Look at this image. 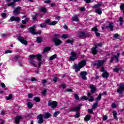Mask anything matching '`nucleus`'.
Segmentation results:
<instances>
[{"mask_svg":"<svg viewBox=\"0 0 124 124\" xmlns=\"http://www.w3.org/2000/svg\"><path fill=\"white\" fill-rule=\"evenodd\" d=\"M87 64L86 60H82L81 62H79L78 64H75L73 66V69H75L76 72H78L80 71V69L85 66Z\"/></svg>","mask_w":124,"mask_h":124,"instance_id":"f257e3e1","label":"nucleus"},{"mask_svg":"<svg viewBox=\"0 0 124 124\" xmlns=\"http://www.w3.org/2000/svg\"><path fill=\"white\" fill-rule=\"evenodd\" d=\"M47 105L49 107H51V109H54L58 106V102L50 100L48 101Z\"/></svg>","mask_w":124,"mask_h":124,"instance_id":"f03ea898","label":"nucleus"},{"mask_svg":"<svg viewBox=\"0 0 124 124\" xmlns=\"http://www.w3.org/2000/svg\"><path fill=\"white\" fill-rule=\"evenodd\" d=\"M104 62H105V60H98L95 62L93 64L95 66H97V67H100L102 65L104 64Z\"/></svg>","mask_w":124,"mask_h":124,"instance_id":"7ed1b4c3","label":"nucleus"},{"mask_svg":"<svg viewBox=\"0 0 124 124\" xmlns=\"http://www.w3.org/2000/svg\"><path fill=\"white\" fill-rule=\"evenodd\" d=\"M90 35L89 33H86L84 31H78V37H89Z\"/></svg>","mask_w":124,"mask_h":124,"instance_id":"20e7f679","label":"nucleus"},{"mask_svg":"<svg viewBox=\"0 0 124 124\" xmlns=\"http://www.w3.org/2000/svg\"><path fill=\"white\" fill-rule=\"evenodd\" d=\"M35 25H34L33 27H31L29 28V31L31 34H40L41 33V31L39 32H35V30L34 29V27Z\"/></svg>","mask_w":124,"mask_h":124,"instance_id":"39448f33","label":"nucleus"},{"mask_svg":"<svg viewBox=\"0 0 124 124\" xmlns=\"http://www.w3.org/2000/svg\"><path fill=\"white\" fill-rule=\"evenodd\" d=\"M71 57L69 59V61L73 62L77 60V54L75 53V52H71L70 53Z\"/></svg>","mask_w":124,"mask_h":124,"instance_id":"423d86ee","label":"nucleus"},{"mask_svg":"<svg viewBox=\"0 0 124 124\" xmlns=\"http://www.w3.org/2000/svg\"><path fill=\"white\" fill-rule=\"evenodd\" d=\"M117 92L120 94H122V93H124V83H120V88L117 90Z\"/></svg>","mask_w":124,"mask_h":124,"instance_id":"0eeeda50","label":"nucleus"},{"mask_svg":"<svg viewBox=\"0 0 124 124\" xmlns=\"http://www.w3.org/2000/svg\"><path fill=\"white\" fill-rule=\"evenodd\" d=\"M81 106H82V105L79 104L78 107H73L72 108H71L70 111L71 112H78L81 109Z\"/></svg>","mask_w":124,"mask_h":124,"instance_id":"6e6552de","label":"nucleus"},{"mask_svg":"<svg viewBox=\"0 0 124 124\" xmlns=\"http://www.w3.org/2000/svg\"><path fill=\"white\" fill-rule=\"evenodd\" d=\"M121 54L118 53L117 55H114L113 57H111L110 59V62L112 63L114 61V58L116 59L115 62H119V58Z\"/></svg>","mask_w":124,"mask_h":124,"instance_id":"1a4fd4ad","label":"nucleus"},{"mask_svg":"<svg viewBox=\"0 0 124 124\" xmlns=\"http://www.w3.org/2000/svg\"><path fill=\"white\" fill-rule=\"evenodd\" d=\"M18 39L19 41H20V42H21V43H22L24 45H28V41L25 40V39L21 36H19L18 37Z\"/></svg>","mask_w":124,"mask_h":124,"instance_id":"9d476101","label":"nucleus"},{"mask_svg":"<svg viewBox=\"0 0 124 124\" xmlns=\"http://www.w3.org/2000/svg\"><path fill=\"white\" fill-rule=\"evenodd\" d=\"M80 75L82 80H87V75H88V73H87V72H81L80 73Z\"/></svg>","mask_w":124,"mask_h":124,"instance_id":"9b49d317","label":"nucleus"},{"mask_svg":"<svg viewBox=\"0 0 124 124\" xmlns=\"http://www.w3.org/2000/svg\"><path fill=\"white\" fill-rule=\"evenodd\" d=\"M23 119V116L22 115H18L15 118V123L16 124H20V121Z\"/></svg>","mask_w":124,"mask_h":124,"instance_id":"f8f14e48","label":"nucleus"},{"mask_svg":"<svg viewBox=\"0 0 124 124\" xmlns=\"http://www.w3.org/2000/svg\"><path fill=\"white\" fill-rule=\"evenodd\" d=\"M52 40L54 42L55 46H59L62 43V41L57 38H53Z\"/></svg>","mask_w":124,"mask_h":124,"instance_id":"ddd939ff","label":"nucleus"},{"mask_svg":"<svg viewBox=\"0 0 124 124\" xmlns=\"http://www.w3.org/2000/svg\"><path fill=\"white\" fill-rule=\"evenodd\" d=\"M105 29H107L108 30H110L111 31H114V23L111 22L109 23L108 26H106L105 27Z\"/></svg>","mask_w":124,"mask_h":124,"instance_id":"4468645a","label":"nucleus"},{"mask_svg":"<svg viewBox=\"0 0 124 124\" xmlns=\"http://www.w3.org/2000/svg\"><path fill=\"white\" fill-rule=\"evenodd\" d=\"M37 120H39L38 122V124H41L44 122L43 120V115L42 114H40L37 116Z\"/></svg>","mask_w":124,"mask_h":124,"instance_id":"2eb2a0df","label":"nucleus"},{"mask_svg":"<svg viewBox=\"0 0 124 124\" xmlns=\"http://www.w3.org/2000/svg\"><path fill=\"white\" fill-rule=\"evenodd\" d=\"M20 11L21 7L18 6L13 11V13L15 14V15H18V14H20Z\"/></svg>","mask_w":124,"mask_h":124,"instance_id":"dca6fc26","label":"nucleus"},{"mask_svg":"<svg viewBox=\"0 0 124 124\" xmlns=\"http://www.w3.org/2000/svg\"><path fill=\"white\" fill-rule=\"evenodd\" d=\"M14 21H16V22H19V21H20V17L11 16L10 19L9 20V22H14Z\"/></svg>","mask_w":124,"mask_h":124,"instance_id":"f3484780","label":"nucleus"},{"mask_svg":"<svg viewBox=\"0 0 124 124\" xmlns=\"http://www.w3.org/2000/svg\"><path fill=\"white\" fill-rule=\"evenodd\" d=\"M97 48V46L95 45V46L92 48L91 52L93 55H96L97 54V50L96 48Z\"/></svg>","mask_w":124,"mask_h":124,"instance_id":"a211bd4d","label":"nucleus"},{"mask_svg":"<svg viewBox=\"0 0 124 124\" xmlns=\"http://www.w3.org/2000/svg\"><path fill=\"white\" fill-rule=\"evenodd\" d=\"M29 62L30 64H31V65H32L35 67H36V66H37V65H36V62L34 61H32L31 59L29 60Z\"/></svg>","mask_w":124,"mask_h":124,"instance_id":"6ab92c4d","label":"nucleus"},{"mask_svg":"<svg viewBox=\"0 0 124 124\" xmlns=\"http://www.w3.org/2000/svg\"><path fill=\"white\" fill-rule=\"evenodd\" d=\"M90 88L91 89V93H93L96 91L95 86L93 85H90Z\"/></svg>","mask_w":124,"mask_h":124,"instance_id":"aec40b11","label":"nucleus"},{"mask_svg":"<svg viewBox=\"0 0 124 124\" xmlns=\"http://www.w3.org/2000/svg\"><path fill=\"white\" fill-rule=\"evenodd\" d=\"M72 22H78V21H79V18H78V16H77V15H75V16L72 17Z\"/></svg>","mask_w":124,"mask_h":124,"instance_id":"412c9836","label":"nucleus"},{"mask_svg":"<svg viewBox=\"0 0 124 124\" xmlns=\"http://www.w3.org/2000/svg\"><path fill=\"white\" fill-rule=\"evenodd\" d=\"M102 77L103 78H107L108 77H109V74H108V72H107V71H104L102 74Z\"/></svg>","mask_w":124,"mask_h":124,"instance_id":"4be33fe9","label":"nucleus"},{"mask_svg":"<svg viewBox=\"0 0 124 124\" xmlns=\"http://www.w3.org/2000/svg\"><path fill=\"white\" fill-rule=\"evenodd\" d=\"M44 117L45 119H49V118L51 117V115L49 112L46 113L44 114Z\"/></svg>","mask_w":124,"mask_h":124,"instance_id":"5701e85b","label":"nucleus"},{"mask_svg":"<svg viewBox=\"0 0 124 124\" xmlns=\"http://www.w3.org/2000/svg\"><path fill=\"white\" fill-rule=\"evenodd\" d=\"M101 95H102V94L101 93H99V94L98 95L96 99V103H98V101L101 99Z\"/></svg>","mask_w":124,"mask_h":124,"instance_id":"b1692460","label":"nucleus"},{"mask_svg":"<svg viewBox=\"0 0 124 124\" xmlns=\"http://www.w3.org/2000/svg\"><path fill=\"white\" fill-rule=\"evenodd\" d=\"M95 12L99 15H101V14H102V11L101 10V9H96Z\"/></svg>","mask_w":124,"mask_h":124,"instance_id":"393cba45","label":"nucleus"},{"mask_svg":"<svg viewBox=\"0 0 124 124\" xmlns=\"http://www.w3.org/2000/svg\"><path fill=\"white\" fill-rule=\"evenodd\" d=\"M40 9H41V12H43V13H45V14L47 13V10H46V8L45 7H41Z\"/></svg>","mask_w":124,"mask_h":124,"instance_id":"a878e982","label":"nucleus"},{"mask_svg":"<svg viewBox=\"0 0 124 124\" xmlns=\"http://www.w3.org/2000/svg\"><path fill=\"white\" fill-rule=\"evenodd\" d=\"M91 120V115L88 114L86 116V117L84 118V121L85 122H88V121H90Z\"/></svg>","mask_w":124,"mask_h":124,"instance_id":"bb28decb","label":"nucleus"},{"mask_svg":"<svg viewBox=\"0 0 124 124\" xmlns=\"http://www.w3.org/2000/svg\"><path fill=\"white\" fill-rule=\"evenodd\" d=\"M120 37L121 36L118 33H116L113 35L114 38H118V39H119V40H122V39L120 38Z\"/></svg>","mask_w":124,"mask_h":124,"instance_id":"cd10ccee","label":"nucleus"},{"mask_svg":"<svg viewBox=\"0 0 124 124\" xmlns=\"http://www.w3.org/2000/svg\"><path fill=\"white\" fill-rule=\"evenodd\" d=\"M119 22L120 26H122L123 24H124V18L123 17H119Z\"/></svg>","mask_w":124,"mask_h":124,"instance_id":"c85d7f7f","label":"nucleus"},{"mask_svg":"<svg viewBox=\"0 0 124 124\" xmlns=\"http://www.w3.org/2000/svg\"><path fill=\"white\" fill-rule=\"evenodd\" d=\"M45 23L46 25H48L49 26H50V24H51V20H50V19L47 18L45 20Z\"/></svg>","mask_w":124,"mask_h":124,"instance_id":"c756f323","label":"nucleus"},{"mask_svg":"<svg viewBox=\"0 0 124 124\" xmlns=\"http://www.w3.org/2000/svg\"><path fill=\"white\" fill-rule=\"evenodd\" d=\"M12 97H13V95L12 94H10L9 96L6 97V100H10V99H12Z\"/></svg>","mask_w":124,"mask_h":124,"instance_id":"7c9ffc66","label":"nucleus"},{"mask_svg":"<svg viewBox=\"0 0 124 124\" xmlns=\"http://www.w3.org/2000/svg\"><path fill=\"white\" fill-rule=\"evenodd\" d=\"M36 41L38 43H41L42 42V38L40 37H37Z\"/></svg>","mask_w":124,"mask_h":124,"instance_id":"2f4dec72","label":"nucleus"},{"mask_svg":"<svg viewBox=\"0 0 124 124\" xmlns=\"http://www.w3.org/2000/svg\"><path fill=\"white\" fill-rule=\"evenodd\" d=\"M50 50H51V47H46V48H45L43 51L44 53H46V52H48V51H50Z\"/></svg>","mask_w":124,"mask_h":124,"instance_id":"473e14b6","label":"nucleus"},{"mask_svg":"<svg viewBox=\"0 0 124 124\" xmlns=\"http://www.w3.org/2000/svg\"><path fill=\"white\" fill-rule=\"evenodd\" d=\"M29 18H26L25 20H22V24H27V23L29 22Z\"/></svg>","mask_w":124,"mask_h":124,"instance_id":"72a5a7b5","label":"nucleus"},{"mask_svg":"<svg viewBox=\"0 0 124 124\" xmlns=\"http://www.w3.org/2000/svg\"><path fill=\"white\" fill-rule=\"evenodd\" d=\"M56 58H57V54H54L50 57L49 61H53V60H54Z\"/></svg>","mask_w":124,"mask_h":124,"instance_id":"f704fd0d","label":"nucleus"},{"mask_svg":"<svg viewBox=\"0 0 124 124\" xmlns=\"http://www.w3.org/2000/svg\"><path fill=\"white\" fill-rule=\"evenodd\" d=\"M27 106L29 107V108H32L33 105H32V103H31V102H28L27 103Z\"/></svg>","mask_w":124,"mask_h":124,"instance_id":"c9c22d12","label":"nucleus"},{"mask_svg":"<svg viewBox=\"0 0 124 124\" xmlns=\"http://www.w3.org/2000/svg\"><path fill=\"white\" fill-rule=\"evenodd\" d=\"M102 5V2H101L100 3H98L96 5H95L94 6H93V8H96L97 7H100V6Z\"/></svg>","mask_w":124,"mask_h":124,"instance_id":"e433bc0d","label":"nucleus"},{"mask_svg":"<svg viewBox=\"0 0 124 124\" xmlns=\"http://www.w3.org/2000/svg\"><path fill=\"white\" fill-rule=\"evenodd\" d=\"M120 10L123 11V15H124V3L120 5Z\"/></svg>","mask_w":124,"mask_h":124,"instance_id":"4c0bfd02","label":"nucleus"},{"mask_svg":"<svg viewBox=\"0 0 124 124\" xmlns=\"http://www.w3.org/2000/svg\"><path fill=\"white\" fill-rule=\"evenodd\" d=\"M58 23V22H57L56 21H54L52 22L50 21V24L49 26H55V25H56V24Z\"/></svg>","mask_w":124,"mask_h":124,"instance_id":"58836bf2","label":"nucleus"},{"mask_svg":"<svg viewBox=\"0 0 124 124\" xmlns=\"http://www.w3.org/2000/svg\"><path fill=\"white\" fill-rule=\"evenodd\" d=\"M59 114H60V111H57L54 112L53 116L55 118H57L58 115H59Z\"/></svg>","mask_w":124,"mask_h":124,"instance_id":"ea45409f","label":"nucleus"},{"mask_svg":"<svg viewBox=\"0 0 124 124\" xmlns=\"http://www.w3.org/2000/svg\"><path fill=\"white\" fill-rule=\"evenodd\" d=\"M113 114L114 118L115 119V120H118V118H117V111H113Z\"/></svg>","mask_w":124,"mask_h":124,"instance_id":"a19ab883","label":"nucleus"},{"mask_svg":"<svg viewBox=\"0 0 124 124\" xmlns=\"http://www.w3.org/2000/svg\"><path fill=\"white\" fill-rule=\"evenodd\" d=\"M37 60H38V61H39V62H40V61L42 60L41 55L40 54L37 55Z\"/></svg>","mask_w":124,"mask_h":124,"instance_id":"79ce46f5","label":"nucleus"},{"mask_svg":"<svg viewBox=\"0 0 124 124\" xmlns=\"http://www.w3.org/2000/svg\"><path fill=\"white\" fill-rule=\"evenodd\" d=\"M34 100H35V101H36V102H40V98H39L38 97H35L34 98Z\"/></svg>","mask_w":124,"mask_h":124,"instance_id":"37998d69","label":"nucleus"},{"mask_svg":"<svg viewBox=\"0 0 124 124\" xmlns=\"http://www.w3.org/2000/svg\"><path fill=\"white\" fill-rule=\"evenodd\" d=\"M98 105V103H96L95 104H94L93 106H92V108L93 109H95L97 106Z\"/></svg>","mask_w":124,"mask_h":124,"instance_id":"c03bdc74","label":"nucleus"},{"mask_svg":"<svg viewBox=\"0 0 124 124\" xmlns=\"http://www.w3.org/2000/svg\"><path fill=\"white\" fill-rule=\"evenodd\" d=\"M80 117V113H79L78 111L76 112V115L75 116V118L76 119H78Z\"/></svg>","mask_w":124,"mask_h":124,"instance_id":"a18cd8bd","label":"nucleus"},{"mask_svg":"<svg viewBox=\"0 0 124 124\" xmlns=\"http://www.w3.org/2000/svg\"><path fill=\"white\" fill-rule=\"evenodd\" d=\"M92 31H94L95 32H96V31H98V29L96 27H95L92 29Z\"/></svg>","mask_w":124,"mask_h":124,"instance_id":"49530a36","label":"nucleus"},{"mask_svg":"<svg viewBox=\"0 0 124 124\" xmlns=\"http://www.w3.org/2000/svg\"><path fill=\"white\" fill-rule=\"evenodd\" d=\"M40 27H41L42 28H46V23H42L41 24H40Z\"/></svg>","mask_w":124,"mask_h":124,"instance_id":"de8ad7c7","label":"nucleus"},{"mask_svg":"<svg viewBox=\"0 0 124 124\" xmlns=\"http://www.w3.org/2000/svg\"><path fill=\"white\" fill-rule=\"evenodd\" d=\"M62 38H64L65 39H66V38H68V35L65 34H63L62 36Z\"/></svg>","mask_w":124,"mask_h":124,"instance_id":"09e8293b","label":"nucleus"},{"mask_svg":"<svg viewBox=\"0 0 124 124\" xmlns=\"http://www.w3.org/2000/svg\"><path fill=\"white\" fill-rule=\"evenodd\" d=\"M89 101L90 102H93L94 100V98L93 96H91L90 99H88Z\"/></svg>","mask_w":124,"mask_h":124,"instance_id":"8fccbe9b","label":"nucleus"},{"mask_svg":"<svg viewBox=\"0 0 124 124\" xmlns=\"http://www.w3.org/2000/svg\"><path fill=\"white\" fill-rule=\"evenodd\" d=\"M5 54H11L12 53V51L10 50H7L5 51Z\"/></svg>","mask_w":124,"mask_h":124,"instance_id":"3c124183","label":"nucleus"},{"mask_svg":"<svg viewBox=\"0 0 124 124\" xmlns=\"http://www.w3.org/2000/svg\"><path fill=\"white\" fill-rule=\"evenodd\" d=\"M74 97L76 100H79V96L77 94H75Z\"/></svg>","mask_w":124,"mask_h":124,"instance_id":"603ef678","label":"nucleus"},{"mask_svg":"<svg viewBox=\"0 0 124 124\" xmlns=\"http://www.w3.org/2000/svg\"><path fill=\"white\" fill-rule=\"evenodd\" d=\"M1 16L2 17V18L3 19H5V18H6V14L4 13H3L2 14H1Z\"/></svg>","mask_w":124,"mask_h":124,"instance_id":"864d4df0","label":"nucleus"},{"mask_svg":"<svg viewBox=\"0 0 124 124\" xmlns=\"http://www.w3.org/2000/svg\"><path fill=\"white\" fill-rule=\"evenodd\" d=\"M81 99H84V100H88L89 98L87 96H83L81 97Z\"/></svg>","mask_w":124,"mask_h":124,"instance_id":"5fc2aeb1","label":"nucleus"},{"mask_svg":"<svg viewBox=\"0 0 124 124\" xmlns=\"http://www.w3.org/2000/svg\"><path fill=\"white\" fill-rule=\"evenodd\" d=\"M58 79H59V78H58L54 77V78H53V82L54 83H56Z\"/></svg>","mask_w":124,"mask_h":124,"instance_id":"6e6d98bb","label":"nucleus"},{"mask_svg":"<svg viewBox=\"0 0 124 124\" xmlns=\"http://www.w3.org/2000/svg\"><path fill=\"white\" fill-rule=\"evenodd\" d=\"M14 4H15L14 2H12L10 3L7 4L8 6H13Z\"/></svg>","mask_w":124,"mask_h":124,"instance_id":"4d7b16f0","label":"nucleus"},{"mask_svg":"<svg viewBox=\"0 0 124 124\" xmlns=\"http://www.w3.org/2000/svg\"><path fill=\"white\" fill-rule=\"evenodd\" d=\"M31 82H35L37 81V79H36L35 78H33L31 79Z\"/></svg>","mask_w":124,"mask_h":124,"instance_id":"13d9d810","label":"nucleus"},{"mask_svg":"<svg viewBox=\"0 0 124 124\" xmlns=\"http://www.w3.org/2000/svg\"><path fill=\"white\" fill-rule=\"evenodd\" d=\"M46 83H47V79H44L42 81V84L45 85Z\"/></svg>","mask_w":124,"mask_h":124,"instance_id":"bf43d9fd","label":"nucleus"},{"mask_svg":"<svg viewBox=\"0 0 124 124\" xmlns=\"http://www.w3.org/2000/svg\"><path fill=\"white\" fill-rule=\"evenodd\" d=\"M113 71L114 72H119V71H120V69H119V68H114V69H113Z\"/></svg>","mask_w":124,"mask_h":124,"instance_id":"052dcab7","label":"nucleus"},{"mask_svg":"<svg viewBox=\"0 0 124 124\" xmlns=\"http://www.w3.org/2000/svg\"><path fill=\"white\" fill-rule=\"evenodd\" d=\"M28 96L29 98H31V97L33 96V94H32V93H29L28 94Z\"/></svg>","mask_w":124,"mask_h":124,"instance_id":"680f3d73","label":"nucleus"},{"mask_svg":"<svg viewBox=\"0 0 124 124\" xmlns=\"http://www.w3.org/2000/svg\"><path fill=\"white\" fill-rule=\"evenodd\" d=\"M0 85H1V87H2V88H5V84H4V83H3V82H1L0 84Z\"/></svg>","mask_w":124,"mask_h":124,"instance_id":"e2e57ef3","label":"nucleus"},{"mask_svg":"<svg viewBox=\"0 0 124 124\" xmlns=\"http://www.w3.org/2000/svg\"><path fill=\"white\" fill-rule=\"evenodd\" d=\"M46 93H47V90H44L42 92V94H43V95H45V94H46Z\"/></svg>","mask_w":124,"mask_h":124,"instance_id":"0e129e2a","label":"nucleus"},{"mask_svg":"<svg viewBox=\"0 0 124 124\" xmlns=\"http://www.w3.org/2000/svg\"><path fill=\"white\" fill-rule=\"evenodd\" d=\"M111 107L112 108H116V107H117V105H116V104L113 103L111 105Z\"/></svg>","mask_w":124,"mask_h":124,"instance_id":"69168bd1","label":"nucleus"},{"mask_svg":"<svg viewBox=\"0 0 124 124\" xmlns=\"http://www.w3.org/2000/svg\"><path fill=\"white\" fill-rule=\"evenodd\" d=\"M44 1L45 3H50V2H51V0H46Z\"/></svg>","mask_w":124,"mask_h":124,"instance_id":"338daca9","label":"nucleus"},{"mask_svg":"<svg viewBox=\"0 0 124 124\" xmlns=\"http://www.w3.org/2000/svg\"><path fill=\"white\" fill-rule=\"evenodd\" d=\"M106 120H107V116L105 115L103 117V120L106 121Z\"/></svg>","mask_w":124,"mask_h":124,"instance_id":"774afa93","label":"nucleus"}]
</instances>
